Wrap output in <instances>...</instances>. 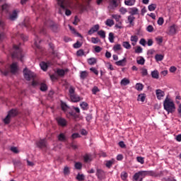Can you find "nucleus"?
<instances>
[{"instance_id": "1", "label": "nucleus", "mask_w": 181, "mask_h": 181, "mask_svg": "<svg viewBox=\"0 0 181 181\" xmlns=\"http://www.w3.org/2000/svg\"><path fill=\"white\" fill-rule=\"evenodd\" d=\"M164 110L167 111L168 114H173L175 111H176V106L175 105V103L172 101V100L166 98L163 102Z\"/></svg>"}, {"instance_id": "2", "label": "nucleus", "mask_w": 181, "mask_h": 181, "mask_svg": "<svg viewBox=\"0 0 181 181\" xmlns=\"http://www.w3.org/2000/svg\"><path fill=\"white\" fill-rule=\"evenodd\" d=\"M23 74L24 78H25L27 81H30V80H33L32 86H33L34 87L35 86H37V82L35 81V78L36 77V74H35V73L28 69V68H25L23 69Z\"/></svg>"}, {"instance_id": "3", "label": "nucleus", "mask_w": 181, "mask_h": 181, "mask_svg": "<svg viewBox=\"0 0 181 181\" xmlns=\"http://www.w3.org/2000/svg\"><path fill=\"white\" fill-rule=\"evenodd\" d=\"M0 71L4 76H8L9 73H11V74H16V73L19 71V66H18V62H13L10 65V71L8 69H1Z\"/></svg>"}, {"instance_id": "4", "label": "nucleus", "mask_w": 181, "mask_h": 181, "mask_svg": "<svg viewBox=\"0 0 181 181\" xmlns=\"http://www.w3.org/2000/svg\"><path fill=\"white\" fill-rule=\"evenodd\" d=\"M152 171H139L136 173L133 177L135 181H142L146 176H151Z\"/></svg>"}, {"instance_id": "5", "label": "nucleus", "mask_w": 181, "mask_h": 181, "mask_svg": "<svg viewBox=\"0 0 181 181\" xmlns=\"http://www.w3.org/2000/svg\"><path fill=\"white\" fill-rule=\"evenodd\" d=\"M13 49L14 51L11 54L12 59H19L21 62H23V55L22 54V49L16 45H13Z\"/></svg>"}, {"instance_id": "6", "label": "nucleus", "mask_w": 181, "mask_h": 181, "mask_svg": "<svg viewBox=\"0 0 181 181\" xmlns=\"http://www.w3.org/2000/svg\"><path fill=\"white\" fill-rule=\"evenodd\" d=\"M18 115V110L16 109H12L11 110L7 116L6 117L5 119H4V122L6 124H8L11 122V119L13 118V117H16Z\"/></svg>"}, {"instance_id": "7", "label": "nucleus", "mask_w": 181, "mask_h": 181, "mask_svg": "<svg viewBox=\"0 0 181 181\" xmlns=\"http://www.w3.org/2000/svg\"><path fill=\"white\" fill-rule=\"evenodd\" d=\"M44 25L45 26V28H50V29L53 32H55V33L59 32V25H57V23H55L51 20L46 21L44 23Z\"/></svg>"}, {"instance_id": "8", "label": "nucleus", "mask_w": 181, "mask_h": 181, "mask_svg": "<svg viewBox=\"0 0 181 181\" xmlns=\"http://www.w3.org/2000/svg\"><path fill=\"white\" fill-rule=\"evenodd\" d=\"M57 1L58 5L61 8H59V13L62 15V13H63L62 12V9H63L64 11H65V15H66V16H70V15H71V11L66 8V6H64V0H57Z\"/></svg>"}, {"instance_id": "9", "label": "nucleus", "mask_w": 181, "mask_h": 181, "mask_svg": "<svg viewBox=\"0 0 181 181\" xmlns=\"http://www.w3.org/2000/svg\"><path fill=\"white\" fill-rule=\"evenodd\" d=\"M56 121L59 127H62L63 128L67 127L68 122L66 119L62 117H58L56 118Z\"/></svg>"}, {"instance_id": "10", "label": "nucleus", "mask_w": 181, "mask_h": 181, "mask_svg": "<svg viewBox=\"0 0 181 181\" xmlns=\"http://www.w3.org/2000/svg\"><path fill=\"white\" fill-rule=\"evenodd\" d=\"M37 146L40 149L47 148V141L46 139H40V141H37Z\"/></svg>"}, {"instance_id": "11", "label": "nucleus", "mask_w": 181, "mask_h": 181, "mask_svg": "<svg viewBox=\"0 0 181 181\" xmlns=\"http://www.w3.org/2000/svg\"><path fill=\"white\" fill-rule=\"evenodd\" d=\"M177 33V27L176 25L173 24V25L168 28V35H171L172 36L176 35Z\"/></svg>"}, {"instance_id": "12", "label": "nucleus", "mask_w": 181, "mask_h": 181, "mask_svg": "<svg viewBox=\"0 0 181 181\" xmlns=\"http://www.w3.org/2000/svg\"><path fill=\"white\" fill-rule=\"evenodd\" d=\"M98 30H100V25L96 24L88 30V34L91 35L93 33H95V32H98Z\"/></svg>"}, {"instance_id": "13", "label": "nucleus", "mask_w": 181, "mask_h": 181, "mask_svg": "<svg viewBox=\"0 0 181 181\" xmlns=\"http://www.w3.org/2000/svg\"><path fill=\"white\" fill-rule=\"evenodd\" d=\"M156 94L158 100H162V97H165V92L160 89H157L156 90Z\"/></svg>"}, {"instance_id": "14", "label": "nucleus", "mask_w": 181, "mask_h": 181, "mask_svg": "<svg viewBox=\"0 0 181 181\" xmlns=\"http://www.w3.org/2000/svg\"><path fill=\"white\" fill-rule=\"evenodd\" d=\"M70 98L72 103H78V101H81V98H80V96H78V95L76 94L71 95L70 96Z\"/></svg>"}, {"instance_id": "15", "label": "nucleus", "mask_w": 181, "mask_h": 181, "mask_svg": "<svg viewBox=\"0 0 181 181\" xmlns=\"http://www.w3.org/2000/svg\"><path fill=\"white\" fill-rule=\"evenodd\" d=\"M96 176L98 177V179H100V180H101L103 179L104 176H105V173H104L103 170L98 169Z\"/></svg>"}, {"instance_id": "16", "label": "nucleus", "mask_w": 181, "mask_h": 181, "mask_svg": "<svg viewBox=\"0 0 181 181\" xmlns=\"http://www.w3.org/2000/svg\"><path fill=\"white\" fill-rule=\"evenodd\" d=\"M116 66L124 67V66H127V58H124L122 60L117 61L115 62Z\"/></svg>"}, {"instance_id": "17", "label": "nucleus", "mask_w": 181, "mask_h": 181, "mask_svg": "<svg viewBox=\"0 0 181 181\" xmlns=\"http://www.w3.org/2000/svg\"><path fill=\"white\" fill-rule=\"evenodd\" d=\"M10 21H16L18 19V11L14 10L9 16Z\"/></svg>"}, {"instance_id": "18", "label": "nucleus", "mask_w": 181, "mask_h": 181, "mask_svg": "<svg viewBox=\"0 0 181 181\" xmlns=\"http://www.w3.org/2000/svg\"><path fill=\"white\" fill-rule=\"evenodd\" d=\"M21 25L24 26V28H26L28 30H30V23H29V18H25L21 23Z\"/></svg>"}, {"instance_id": "19", "label": "nucleus", "mask_w": 181, "mask_h": 181, "mask_svg": "<svg viewBox=\"0 0 181 181\" xmlns=\"http://www.w3.org/2000/svg\"><path fill=\"white\" fill-rule=\"evenodd\" d=\"M130 16H134V15H139V10L136 7H134L131 8V11H129Z\"/></svg>"}, {"instance_id": "20", "label": "nucleus", "mask_w": 181, "mask_h": 181, "mask_svg": "<svg viewBox=\"0 0 181 181\" xmlns=\"http://www.w3.org/2000/svg\"><path fill=\"white\" fill-rule=\"evenodd\" d=\"M112 18L116 21V22H118L119 25H122V22L120 21L121 19V16L120 15H117V14H113L112 15Z\"/></svg>"}, {"instance_id": "21", "label": "nucleus", "mask_w": 181, "mask_h": 181, "mask_svg": "<svg viewBox=\"0 0 181 181\" xmlns=\"http://www.w3.org/2000/svg\"><path fill=\"white\" fill-rule=\"evenodd\" d=\"M127 21L129 23H130L131 26H134V25H135V23H134V21H135V17L134 16H129L127 17Z\"/></svg>"}, {"instance_id": "22", "label": "nucleus", "mask_w": 181, "mask_h": 181, "mask_svg": "<svg viewBox=\"0 0 181 181\" xmlns=\"http://www.w3.org/2000/svg\"><path fill=\"white\" fill-rule=\"evenodd\" d=\"M66 140H67V138L66 137L64 134L63 133L59 134V135L58 136V141H60L61 142H66Z\"/></svg>"}, {"instance_id": "23", "label": "nucleus", "mask_w": 181, "mask_h": 181, "mask_svg": "<svg viewBox=\"0 0 181 181\" xmlns=\"http://www.w3.org/2000/svg\"><path fill=\"white\" fill-rule=\"evenodd\" d=\"M151 77L158 80V78H159V71H158V70L151 71Z\"/></svg>"}, {"instance_id": "24", "label": "nucleus", "mask_w": 181, "mask_h": 181, "mask_svg": "<svg viewBox=\"0 0 181 181\" xmlns=\"http://www.w3.org/2000/svg\"><path fill=\"white\" fill-rule=\"evenodd\" d=\"M136 0H124V4L127 6H133V5H135Z\"/></svg>"}, {"instance_id": "25", "label": "nucleus", "mask_w": 181, "mask_h": 181, "mask_svg": "<svg viewBox=\"0 0 181 181\" xmlns=\"http://www.w3.org/2000/svg\"><path fill=\"white\" fill-rule=\"evenodd\" d=\"M88 76V72H87L86 71H83L81 72L80 77L82 80H86V78H87Z\"/></svg>"}, {"instance_id": "26", "label": "nucleus", "mask_w": 181, "mask_h": 181, "mask_svg": "<svg viewBox=\"0 0 181 181\" xmlns=\"http://www.w3.org/2000/svg\"><path fill=\"white\" fill-rule=\"evenodd\" d=\"M39 43H40V40H39V37L35 35L34 45L37 49H40V45H39Z\"/></svg>"}, {"instance_id": "27", "label": "nucleus", "mask_w": 181, "mask_h": 181, "mask_svg": "<svg viewBox=\"0 0 181 181\" xmlns=\"http://www.w3.org/2000/svg\"><path fill=\"white\" fill-rule=\"evenodd\" d=\"M80 106L82 108V110H83V111L88 110V103L86 102H83L82 103H81Z\"/></svg>"}, {"instance_id": "28", "label": "nucleus", "mask_w": 181, "mask_h": 181, "mask_svg": "<svg viewBox=\"0 0 181 181\" xmlns=\"http://www.w3.org/2000/svg\"><path fill=\"white\" fill-rule=\"evenodd\" d=\"M0 11H3L4 12H8L9 11V6L8 4H4L0 7Z\"/></svg>"}, {"instance_id": "29", "label": "nucleus", "mask_w": 181, "mask_h": 181, "mask_svg": "<svg viewBox=\"0 0 181 181\" xmlns=\"http://www.w3.org/2000/svg\"><path fill=\"white\" fill-rule=\"evenodd\" d=\"M40 66L42 70H43V71H46L47 70L48 66H47V64H46V62H41L40 64Z\"/></svg>"}, {"instance_id": "30", "label": "nucleus", "mask_w": 181, "mask_h": 181, "mask_svg": "<svg viewBox=\"0 0 181 181\" xmlns=\"http://www.w3.org/2000/svg\"><path fill=\"white\" fill-rule=\"evenodd\" d=\"M88 63L90 66H93V64H95L97 63V59L95 58H90L88 59Z\"/></svg>"}, {"instance_id": "31", "label": "nucleus", "mask_w": 181, "mask_h": 181, "mask_svg": "<svg viewBox=\"0 0 181 181\" xmlns=\"http://www.w3.org/2000/svg\"><path fill=\"white\" fill-rule=\"evenodd\" d=\"M145 94L141 93L138 95L137 101H141V103H144L145 101Z\"/></svg>"}, {"instance_id": "32", "label": "nucleus", "mask_w": 181, "mask_h": 181, "mask_svg": "<svg viewBox=\"0 0 181 181\" xmlns=\"http://www.w3.org/2000/svg\"><path fill=\"white\" fill-rule=\"evenodd\" d=\"M129 83L130 81H129V79H127V78H124L121 81L120 84L121 86H128Z\"/></svg>"}, {"instance_id": "33", "label": "nucleus", "mask_w": 181, "mask_h": 181, "mask_svg": "<svg viewBox=\"0 0 181 181\" xmlns=\"http://www.w3.org/2000/svg\"><path fill=\"white\" fill-rule=\"evenodd\" d=\"M105 25L110 28H111V26H114V20L107 19L105 22Z\"/></svg>"}, {"instance_id": "34", "label": "nucleus", "mask_w": 181, "mask_h": 181, "mask_svg": "<svg viewBox=\"0 0 181 181\" xmlns=\"http://www.w3.org/2000/svg\"><path fill=\"white\" fill-rule=\"evenodd\" d=\"M75 168L77 169V170H81L83 168V164L80 162H77L75 163Z\"/></svg>"}, {"instance_id": "35", "label": "nucleus", "mask_w": 181, "mask_h": 181, "mask_svg": "<svg viewBox=\"0 0 181 181\" xmlns=\"http://www.w3.org/2000/svg\"><path fill=\"white\" fill-rule=\"evenodd\" d=\"M136 90H137V91H142V90H144V85L142 83H136Z\"/></svg>"}, {"instance_id": "36", "label": "nucleus", "mask_w": 181, "mask_h": 181, "mask_svg": "<svg viewBox=\"0 0 181 181\" xmlns=\"http://www.w3.org/2000/svg\"><path fill=\"white\" fill-rule=\"evenodd\" d=\"M40 90L41 91H47V85H46L45 83H42L40 84Z\"/></svg>"}, {"instance_id": "37", "label": "nucleus", "mask_w": 181, "mask_h": 181, "mask_svg": "<svg viewBox=\"0 0 181 181\" xmlns=\"http://www.w3.org/2000/svg\"><path fill=\"white\" fill-rule=\"evenodd\" d=\"M122 46L123 47H124V49H131V44H129V42H127V41L123 42Z\"/></svg>"}, {"instance_id": "38", "label": "nucleus", "mask_w": 181, "mask_h": 181, "mask_svg": "<svg viewBox=\"0 0 181 181\" xmlns=\"http://www.w3.org/2000/svg\"><path fill=\"white\" fill-rule=\"evenodd\" d=\"M98 35L102 37V39H105V31L100 30L98 31Z\"/></svg>"}, {"instance_id": "39", "label": "nucleus", "mask_w": 181, "mask_h": 181, "mask_svg": "<svg viewBox=\"0 0 181 181\" xmlns=\"http://www.w3.org/2000/svg\"><path fill=\"white\" fill-rule=\"evenodd\" d=\"M64 175L65 176H67L69 175H70V168H69L68 166H65L64 168Z\"/></svg>"}, {"instance_id": "40", "label": "nucleus", "mask_w": 181, "mask_h": 181, "mask_svg": "<svg viewBox=\"0 0 181 181\" xmlns=\"http://www.w3.org/2000/svg\"><path fill=\"white\" fill-rule=\"evenodd\" d=\"M57 74H58V76H63L64 74H66V72L64 71V69H59L57 70Z\"/></svg>"}, {"instance_id": "41", "label": "nucleus", "mask_w": 181, "mask_h": 181, "mask_svg": "<svg viewBox=\"0 0 181 181\" xmlns=\"http://www.w3.org/2000/svg\"><path fill=\"white\" fill-rule=\"evenodd\" d=\"M112 165H114V161L112 160L106 161V163H105L106 168H108L110 169V168H111Z\"/></svg>"}, {"instance_id": "42", "label": "nucleus", "mask_w": 181, "mask_h": 181, "mask_svg": "<svg viewBox=\"0 0 181 181\" xmlns=\"http://www.w3.org/2000/svg\"><path fill=\"white\" fill-rule=\"evenodd\" d=\"M61 107L62 111H67V108H69V106H67V104H66V103L62 102Z\"/></svg>"}, {"instance_id": "43", "label": "nucleus", "mask_w": 181, "mask_h": 181, "mask_svg": "<svg viewBox=\"0 0 181 181\" xmlns=\"http://www.w3.org/2000/svg\"><path fill=\"white\" fill-rule=\"evenodd\" d=\"M85 177L84 175L78 173L76 176V180L78 181H83L84 180Z\"/></svg>"}, {"instance_id": "44", "label": "nucleus", "mask_w": 181, "mask_h": 181, "mask_svg": "<svg viewBox=\"0 0 181 181\" xmlns=\"http://www.w3.org/2000/svg\"><path fill=\"white\" fill-rule=\"evenodd\" d=\"M121 49L122 47L120 44L115 45L113 47L114 52H118V50H121Z\"/></svg>"}, {"instance_id": "45", "label": "nucleus", "mask_w": 181, "mask_h": 181, "mask_svg": "<svg viewBox=\"0 0 181 181\" xmlns=\"http://www.w3.org/2000/svg\"><path fill=\"white\" fill-rule=\"evenodd\" d=\"M155 59L157 62H162V60H163V55L156 54Z\"/></svg>"}, {"instance_id": "46", "label": "nucleus", "mask_w": 181, "mask_h": 181, "mask_svg": "<svg viewBox=\"0 0 181 181\" xmlns=\"http://www.w3.org/2000/svg\"><path fill=\"white\" fill-rule=\"evenodd\" d=\"M155 9H156V4H150L148 6V11H150V12H153Z\"/></svg>"}, {"instance_id": "47", "label": "nucleus", "mask_w": 181, "mask_h": 181, "mask_svg": "<svg viewBox=\"0 0 181 181\" xmlns=\"http://www.w3.org/2000/svg\"><path fill=\"white\" fill-rule=\"evenodd\" d=\"M137 162L141 163V165H144L145 163V160L144 157L139 156L136 158Z\"/></svg>"}, {"instance_id": "48", "label": "nucleus", "mask_w": 181, "mask_h": 181, "mask_svg": "<svg viewBox=\"0 0 181 181\" xmlns=\"http://www.w3.org/2000/svg\"><path fill=\"white\" fill-rule=\"evenodd\" d=\"M75 91H76V88H74V87H73V86H70L69 90L70 96L76 94V93H74Z\"/></svg>"}, {"instance_id": "49", "label": "nucleus", "mask_w": 181, "mask_h": 181, "mask_svg": "<svg viewBox=\"0 0 181 181\" xmlns=\"http://www.w3.org/2000/svg\"><path fill=\"white\" fill-rule=\"evenodd\" d=\"M137 64L144 66V64H145V59L141 57L140 59H137Z\"/></svg>"}, {"instance_id": "50", "label": "nucleus", "mask_w": 181, "mask_h": 181, "mask_svg": "<svg viewBox=\"0 0 181 181\" xmlns=\"http://www.w3.org/2000/svg\"><path fill=\"white\" fill-rule=\"evenodd\" d=\"M109 42H110V43H114V33H109Z\"/></svg>"}, {"instance_id": "51", "label": "nucleus", "mask_w": 181, "mask_h": 181, "mask_svg": "<svg viewBox=\"0 0 181 181\" xmlns=\"http://www.w3.org/2000/svg\"><path fill=\"white\" fill-rule=\"evenodd\" d=\"M130 40L131 42L136 43V42H138V37L136 35H132L130 37Z\"/></svg>"}, {"instance_id": "52", "label": "nucleus", "mask_w": 181, "mask_h": 181, "mask_svg": "<svg viewBox=\"0 0 181 181\" xmlns=\"http://www.w3.org/2000/svg\"><path fill=\"white\" fill-rule=\"evenodd\" d=\"M91 42L92 43H93L94 45H97V43H98V42H100V39L98 37H93L91 38Z\"/></svg>"}, {"instance_id": "53", "label": "nucleus", "mask_w": 181, "mask_h": 181, "mask_svg": "<svg viewBox=\"0 0 181 181\" xmlns=\"http://www.w3.org/2000/svg\"><path fill=\"white\" fill-rule=\"evenodd\" d=\"M119 11L120 12V13H122V15H125V13L128 12V10H127V8L124 7H122L119 8Z\"/></svg>"}, {"instance_id": "54", "label": "nucleus", "mask_w": 181, "mask_h": 181, "mask_svg": "<svg viewBox=\"0 0 181 181\" xmlns=\"http://www.w3.org/2000/svg\"><path fill=\"white\" fill-rule=\"evenodd\" d=\"M163 22H165V21L163 20V18L160 17L157 21L158 25H159L160 26H162V25H163Z\"/></svg>"}, {"instance_id": "55", "label": "nucleus", "mask_w": 181, "mask_h": 181, "mask_svg": "<svg viewBox=\"0 0 181 181\" xmlns=\"http://www.w3.org/2000/svg\"><path fill=\"white\" fill-rule=\"evenodd\" d=\"M76 56H79V57L84 56V50L83 49L78 50L76 52Z\"/></svg>"}, {"instance_id": "56", "label": "nucleus", "mask_w": 181, "mask_h": 181, "mask_svg": "<svg viewBox=\"0 0 181 181\" xmlns=\"http://www.w3.org/2000/svg\"><path fill=\"white\" fill-rule=\"evenodd\" d=\"M121 177H122V180H125V179H127L128 177V173H127L125 172L122 173Z\"/></svg>"}, {"instance_id": "57", "label": "nucleus", "mask_w": 181, "mask_h": 181, "mask_svg": "<svg viewBox=\"0 0 181 181\" xmlns=\"http://www.w3.org/2000/svg\"><path fill=\"white\" fill-rule=\"evenodd\" d=\"M153 26L152 25H148L147 28H146V30L147 32H149V33H152V32H153Z\"/></svg>"}, {"instance_id": "58", "label": "nucleus", "mask_w": 181, "mask_h": 181, "mask_svg": "<svg viewBox=\"0 0 181 181\" xmlns=\"http://www.w3.org/2000/svg\"><path fill=\"white\" fill-rule=\"evenodd\" d=\"M141 74L142 76H148V69L145 68L141 69Z\"/></svg>"}, {"instance_id": "59", "label": "nucleus", "mask_w": 181, "mask_h": 181, "mask_svg": "<svg viewBox=\"0 0 181 181\" xmlns=\"http://www.w3.org/2000/svg\"><path fill=\"white\" fill-rule=\"evenodd\" d=\"M81 46V43L80 42L77 41L75 44H74V49H80V47Z\"/></svg>"}, {"instance_id": "60", "label": "nucleus", "mask_w": 181, "mask_h": 181, "mask_svg": "<svg viewBox=\"0 0 181 181\" xmlns=\"http://www.w3.org/2000/svg\"><path fill=\"white\" fill-rule=\"evenodd\" d=\"M83 160L86 163L90 160V156L88 154H86L83 156Z\"/></svg>"}, {"instance_id": "61", "label": "nucleus", "mask_w": 181, "mask_h": 181, "mask_svg": "<svg viewBox=\"0 0 181 181\" xmlns=\"http://www.w3.org/2000/svg\"><path fill=\"white\" fill-rule=\"evenodd\" d=\"M98 91H100V89H98V87L94 86L92 90L93 94H97V93H98Z\"/></svg>"}, {"instance_id": "62", "label": "nucleus", "mask_w": 181, "mask_h": 181, "mask_svg": "<svg viewBox=\"0 0 181 181\" xmlns=\"http://www.w3.org/2000/svg\"><path fill=\"white\" fill-rule=\"evenodd\" d=\"M90 71H93L94 73V74H95L96 76H98V70H97V69L92 67L90 69Z\"/></svg>"}, {"instance_id": "63", "label": "nucleus", "mask_w": 181, "mask_h": 181, "mask_svg": "<svg viewBox=\"0 0 181 181\" xmlns=\"http://www.w3.org/2000/svg\"><path fill=\"white\" fill-rule=\"evenodd\" d=\"M19 36H20L21 39H22V40H23V42H26V40H28V37L25 36V35L20 34Z\"/></svg>"}, {"instance_id": "64", "label": "nucleus", "mask_w": 181, "mask_h": 181, "mask_svg": "<svg viewBox=\"0 0 181 181\" xmlns=\"http://www.w3.org/2000/svg\"><path fill=\"white\" fill-rule=\"evenodd\" d=\"M135 53H142V47L138 46L137 48L135 49Z\"/></svg>"}]
</instances>
